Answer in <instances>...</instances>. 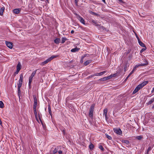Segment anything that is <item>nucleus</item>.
<instances>
[{"label": "nucleus", "mask_w": 154, "mask_h": 154, "mask_svg": "<svg viewBox=\"0 0 154 154\" xmlns=\"http://www.w3.org/2000/svg\"><path fill=\"white\" fill-rule=\"evenodd\" d=\"M21 68V65L20 62H19L17 66V70L20 71Z\"/></svg>", "instance_id": "nucleus-15"}, {"label": "nucleus", "mask_w": 154, "mask_h": 154, "mask_svg": "<svg viewBox=\"0 0 154 154\" xmlns=\"http://www.w3.org/2000/svg\"><path fill=\"white\" fill-rule=\"evenodd\" d=\"M60 39L59 38H56L54 40V42L56 44H58L60 43Z\"/></svg>", "instance_id": "nucleus-21"}, {"label": "nucleus", "mask_w": 154, "mask_h": 154, "mask_svg": "<svg viewBox=\"0 0 154 154\" xmlns=\"http://www.w3.org/2000/svg\"><path fill=\"white\" fill-rule=\"evenodd\" d=\"M4 107V103L3 102L1 101H0V108H3Z\"/></svg>", "instance_id": "nucleus-27"}, {"label": "nucleus", "mask_w": 154, "mask_h": 154, "mask_svg": "<svg viewBox=\"0 0 154 154\" xmlns=\"http://www.w3.org/2000/svg\"><path fill=\"white\" fill-rule=\"evenodd\" d=\"M80 49L79 48H78L76 47L72 49L71 50V51L72 52H75L77 51H78Z\"/></svg>", "instance_id": "nucleus-13"}, {"label": "nucleus", "mask_w": 154, "mask_h": 154, "mask_svg": "<svg viewBox=\"0 0 154 154\" xmlns=\"http://www.w3.org/2000/svg\"><path fill=\"white\" fill-rule=\"evenodd\" d=\"M99 80H100V81H105V80H106V77H103L102 78H101V79H99Z\"/></svg>", "instance_id": "nucleus-35"}, {"label": "nucleus", "mask_w": 154, "mask_h": 154, "mask_svg": "<svg viewBox=\"0 0 154 154\" xmlns=\"http://www.w3.org/2000/svg\"><path fill=\"white\" fill-rule=\"evenodd\" d=\"M78 0H75V3L76 5H77V3H78Z\"/></svg>", "instance_id": "nucleus-46"}, {"label": "nucleus", "mask_w": 154, "mask_h": 154, "mask_svg": "<svg viewBox=\"0 0 154 154\" xmlns=\"http://www.w3.org/2000/svg\"><path fill=\"white\" fill-rule=\"evenodd\" d=\"M138 42L139 43H140V42H141L140 40V39H138Z\"/></svg>", "instance_id": "nucleus-54"}, {"label": "nucleus", "mask_w": 154, "mask_h": 154, "mask_svg": "<svg viewBox=\"0 0 154 154\" xmlns=\"http://www.w3.org/2000/svg\"><path fill=\"white\" fill-rule=\"evenodd\" d=\"M19 71H19L18 70H17L16 71L14 72V74L15 75H16L18 74V73Z\"/></svg>", "instance_id": "nucleus-43"}, {"label": "nucleus", "mask_w": 154, "mask_h": 154, "mask_svg": "<svg viewBox=\"0 0 154 154\" xmlns=\"http://www.w3.org/2000/svg\"><path fill=\"white\" fill-rule=\"evenodd\" d=\"M152 147H151V146H149L148 148V149H147V150H148V151H149L150 150H151L152 149Z\"/></svg>", "instance_id": "nucleus-41"}, {"label": "nucleus", "mask_w": 154, "mask_h": 154, "mask_svg": "<svg viewBox=\"0 0 154 154\" xmlns=\"http://www.w3.org/2000/svg\"><path fill=\"white\" fill-rule=\"evenodd\" d=\"M33 100L34 102V104L33 106H37V100L36 97L35 95L33 96Z\"/></svg>", "instance_id": "nucleus-11"}, {"label": "nucleus", "mask_w": 154, "mask_h": 154, "mask_svg": "<svg viewBox=\"0 0 154 154\" xmlns=\"http://www.w3.org/2000/svg\"><path fill=\"white\" fill-rule=\"evenodd\" d=\"M136 37H137V40H138V39H139V37L137 36Z\"/></svg>", "instance_id": "nucleus-59"}, {"label": "nucleus", "mask_w": 154, "mask_h": 154, "mask_svg": "<svg viewBox=\"0 0 154 154\" xmlns=\"http://www.w3.org/2000/svg\"><path fill=\"white\" fill-rule=\"evenodd\" d=\"M106 72V71H104L102 72H100L99 73H97L93 75V76H100L103 74H105Z\"/></svg>", "instance_id": "nucleus-10"}, {"label": "nucleus", "mask_w": 154, "mask_h": 154, "mask_svg": "<svg viewBox=\"0 0 154 154\" xmlns=\"http://www.w3.org/2000/svg\"><path fill=\"white\" fill-rule=\"evenodd\" d=\"M18 88V94H20V88H19V87H17Z\"/></svg>", "instance_id": "nucleus-44"}, {"label": "nucleus", "mask_w": 154, "mask_h": 154, "mask_svg": "<svg viewBox=\"0 0 154 154\" xmlns=\"http://www.w3.org/2000/svg\"><path fill=\"white\" fill-rule=\"evenodd\" d=\"M139 44L140 46H141L142 47H145V45L142 42H140Z\"/></svg>", "instance_id": "nucleus-28"}, {"label": "nucleus", "mask_w": 154, "mask_h": 154, "mask_svg": "<svg viewBox=\"0 0 154 154\" xmlns=\"http://www.w3.org/2000/svg\"><path fill=\"white\" fill-rule=\"evenodd\" d=\"M148 82H149L148 81H145L141 83L139 85L142 88L145 85H146L147 84V83H148Z\"/></svg>", "instance_id": "nucleus-9"}, {"label": "nucleus", "mask_w": 154, "mask_h": 154, "mask_svg": "<svg viewBox=\"0 0 154 154\" xmlns=\"http://www.w3.org/2000/svg\"><path fill=\"white\" fill-rule=\"evenodd\" d=\"M93 76H94L93 75H91L90 76H89V77H90V78H91V77H93Z\"/></svg>", "instance_id": "nucleus-55"}, {"label": "nucleus", "mask_w": 154, "mask_h": 154, "mask_svg": "<svg viewBox=\"0 0 154 154\" xmlns=\"http://www.w3.org/2000/svg\"><path fill=\"white\" fill-rule=\"evenodd\" d=\"M19 81L23 82V74H21L20 75V77L19 80Z\"/></svg>", "instance_id": "nucleus-18"}, {"label": "nucleus", "mask_w": 154, "mask_h": 154, "mask_svg": "<svg viewBox=\"0 0 154 154\" xmlns=\"http://www.w3.org/2000/svg\"><path fill=\"white\" fill-rule=\"evenodd\" d=\"M89 148L90 149H93L94 146L92 144H91L89 146Z\"/></svg>", "instance_id": "nucleus-30"}, {"label": "nucleus", "mask_w": 154, "mask_h": 154, "mask_svg": "<svg viewBox=\"0 0 154 154\" xmlns=\"http://www.w3.org/2000/svg\"><path fill=\"white\" fill-rule=\"evenodd\" d=\"M94 106L95 104H93L91 106L90 108L89 112V116L90 118H92L93 117V114L94 111Z\"/></svg>", "instance_id": "nucleus-1"}, {"label": "nucleus", "mask_w": 154, "mask_h": 154, "mask_svg": "<svg viewBox=\"0 0 154 154\" xmlns=\"http://www.w3.org/2000/svg\"><path fill=\"white\" fill-rule=\"evenodd\" d=\"M5 44L9 48L12 49V48L13 46L12 43L5 41Z\"/></svg>", "instance_id": "nucleus-6"}, {"label": "nucleus", "mask_w": 154, "mask_h": 154, "mask_svg": "<svg viewBox=\"0 0 154 154\" xmlns=\"http://www.w3.org/2000/svg\"><path fill=\"white\" fill-rule=\"evenodd\" d=\"M136 138L138 140H140L142 139V137L141 136H137L136 137Z\"/></svg>", "instance_id": "nucleus-36"}, {"label": "nucleus", "mask_w": 154, "mask_h": 154, "mask_svg": "<svg viewBox=\"0 0 154 154\" xmlns=\"http://www.w3.org/2000/svg\"><path fill=\"white\" fill-rule=\"evenodd\" d=\"M23 82L19 81L18 83L17 84V87L21 88L22 86Z\"/></svg>", "instance_id": "nucleus-19"}, {"label": "nucleus", "mask_w": 154, "mask_h": 154, "mask_svg": "<svg viewBox=\"0 0 154 154\" xmlns=\"http://www.w3.org/2000/svg\"><path fill=\"white\" fill-rule=\"evenodd\" d=\"M57 56H56L55 55L52 56L51 57H50L48 59L46 60H45L44 62H42V64L43 65H44V64L47 63L50 61L52 60L54 58L56 57H57Z\"/></svg>", "instance_id": "nucleus-2"}, {"label": "nucleus", "mask_w": 154, "mask_h": 154, "mask_svg": "<svg viewBox=\"0 0 154 154\" xmlns=\"http://www.w3.org/2000/svg\"><path fill=\"white\" fill-rule=\"evenodd\" d=\"M74 30H71V33H72V34H73V33H74Z\"/></svg>", "instance_id": "nucleus-51"}, {"label": "nucleus", "mask_w": 154, "mask_h": 154, "mask_svg": "<svg viewBox=\"0 0 154 154\" xmlns=\"http://www.w3.org/2000/svg\"><path fill=\"white\" fill-rule=\"evenodd\" d=\"M91 13L92 14H93L94 15H97V13H96L94 12H91Z\"/></svg>", "instance_id": "nucleus-48"}, {"label": "nucleus", "mask_w": 154, "mask_h": 154, "mask_svg": "<svg viewBox=\"0 0 154 154\" xmlns=\"http://www.w3.org/2000/svg\"><path fill=\"white\" fill-rule=\"evenodd\" d=\"M61 149H60L58 151V152L59 154H61L62 153V151L60 150Z\"/></svg>", "instance_id": "nucleus-42"}, {"label": "nucleus", "mask_w": 154, "mask_h": 154, "mask_svg": "<svg viewBox=\"0 0 154 154\" xmlns=\"http://www.w3.org/2000/svg\"><path fill=\"white\" fill-rule=\"evenodd\" d=\"M118 1L119 2V3L120 4L124 3V2L122 0H118Z\"/></svg>", "instance_id": "nucleus-40"}, {"label": "nucleus", "mask_w": 154, "mask_h": 154, "mask_svg": "<svg viewBox=\"0 0 154 154\" xmlns=\"http://www.w3.org/2000/svg\"><path fill=\"white\" fill-rule=\"evenodd\" d=\"M144 48H142L140 51V52L141 53L143 52V51H144L146 49V46L145 47H144Z\"/></svg>", "instance_id": "nucleus-37"}, {"label": "nucleus", "mask_w": 154, "mask_h": 154, "mask_svg": "<svg viewBox=\"0 0 154 154\" xmlns=\"http://www.w3.org/2000/svg\"><path fill=\"white\" fill-rule=\"evenodd\" d=\"M112 77H113V76H112V75H111L108 76L106 77V80H107L111 79Z\"/></svg>", "instance_id": "nucleus-29"}, {"label": "nucleus", "mask_w": 154, "mask_h": 154, "mask_svg": "<svg viewBox=\"0 0 154 154\" xmlns=\"http://www.w3.org/2000/svg\"><path fill=\"white\" fill-rule=\"evenodd\" d=\"M31 83H29V86H30V85H31Z\"/></svg>", "instance_id": "nucleus-56"}, {"label": "nucleus", "mask_w": 154, "mask_h": 154, "mask_svg": "<svg viewBox=\"0 0 154 154\" xmlns=\"http://www.w3.org/2000/svg\"><path fill=\"white\" fill-rule=\"evenodd\" d=\"M149 151H148V150H147L146 154H149Z\"/></svg>", "instance_id": "nucleus-52"}, {"label": "nucleus", "mask_w": 154, "mask_h": 154, "mask_svg": "<svg viewBox=\"0 0 154 154\" xmlns=\"http://www.w3.org/2000/svg\"><path fill=\"white\" fill-rule=\"evenodd\" d=\"M36 106H33V108L34 112H35V111H37L36 109Z\"/></svg>", "instance_id": "nucleus-39"}, {"label": "nucleus", "mask_w": 154, "mask_h": 154, "mask_svg": "<svg viewBox=\"0 0 154 154\" xmlns=\"http://www.w3.org/2000/svg\"><path fill=\"white\" fill-rule=\"evenodd\" d=\"M20 11H21V10L20 9L16 8V9H14L13 10V12L14 13L16 14H17L19 13L20 12Z\"/></svg>", "instance_id": "nucleus-12"}, {"label": "nucleus", "mask_w": 154, "mask_h": 154, "mask_svg": "<svg viewBox=\"0 0 154 154\" xmlns=\"http://www.w3.org/2000/svg\"><path fill=\"white\" fill-rule=\"evenodd\" d=\"M37 70H38V69H36V70H35V71H33L30 76L33 78V77L35 76V75L36 74V71H37Z\"/></svg>", "instance_id": "nucleus-20"}, {"label": "nucleus", "mask_w": 154, "mask_h": 154, "mask_svg": "<svg viewBox=\"0 0 154 154\" xmlns=\"http://www.w3.org/2000/svg\"><path fill=\"white\" fill-rule=\"evenodd\" d=\"M154 92V87L153 88L152 90V92Z\"/></svg>", "instance_id": "nucleus-53"}, {"label": "nucleus", "mask_w": 154, "mask_h": 154, "mask_svg": "<svg viewBox=\"0 0 154 154\" xmlns=\"http://www.w3.org/2000/svg\"><path fill=\"white\" fill-rule=\"evenodd\" d=\"M154 102V98L151 99L150 101L148 102V104H150Z\"/></svg>", "instance_id": "nucleus-24"}, {"label": "nucleus", "mask_w": 154, "mask_h": 154, "mask_svg": "<svg viewBox=\"0 0 154 154\" xmlns=\"http://www.w3.org/2000/svg\"><path fill=\"white\" fill-rule=\"evenodd\" d=\"M67 39V38H61V43L62 44Z\"/></svg>", "instance_id": "nucleus-25"}, {"label": "nucleus", "mask_w": 154, "mask_h": 154, "mask_svg": "<svg viewBox=\"0 0 154 154\" xmlns=\"http://www.w3.org/2000/svg\"><path fill=\"white\" fill-rule=\"evenodd\" d=\"M63 148V147L61 146H57L56 147L53 151V154H55L58 152V150L60 149Z\"/></svg>", "instance_id": "nucleus-7"}, {"label": "nucleus", "mask_w": 154, "mask_h": 154, "mask_svg": "<svg viewBox=\"0 0 154 154\" xmlns=\"http://www.w3.org/2000/svg\"><path fill=\"white\" fill-rule=\"evenodd\" d=\"M38 117L40 121H41V122L42 124V121L41 120L40 115L38 113Z\"/></svg>", "instance_id": "nucleus-38"}, {"label": "nucleus", "mask_w": 154, "mask_h": 154, "mask_svg": "<svg viewBox=\"0 0 154 154\" xmlns=\"http://www.w3.org/2000/svg\"><path fill=\"white\" fill-rule=\"evenodd\" d=\"M130 76V75H129L126 78V79H125V80H126L128 79V78H129V77Z\"/></svg>", "instance_id": "nucleus-50"}, {"label": "nucleus", "mask_w": 154, "mask_h": 154, "mask_svg": "<svg viewBox=\"0 0 154 154\" xmlns=\"http://www.w3.org/2000/svg\"><path fill=\"white\" fill-rule=\"evenodd\" d=\"M99 148L102 151H103V150H104V149L102 146H101V145L100 146H99Z\"/></svg>", "instance_id": "nucleus-34"}, {"label": "nucleus", "mask_w": 154, "mask_h": 154, "mask_svg": "<svg viewBox=\"0 0 154 154\" xmlns=\"http://www.w3.org/2000/svg\"><path fill=\"white\" fill-rule=\"evenodd\" d=\"M148 63L147 61H146V63H141L139 65H136L135 66L134 68L133 69V70L134 71L139 66H143L148 65Z\"/></svg>", "instance_id": "nucleus-5"}, {"label": "nucleus", "mask_w": 154, "mask_h": 154, "mask_svg": "<svg viewBox=\"0 0 154 154\" xmlns=\"http://www.w3.org/2000/svg\"><path fill=\"white\" fill-rule=\"evenodd\" d=\"M106 137L108 138V139H109V140H111L112 138V137L109 136L108 134H106Z\"/></svg>", "instance_id": "nucleus-31"}, {"label": "nucleus", "mask_w": 154, "mask_h": 154, "mask_svg": "<svg viewBox=\"0 0 154 154\" xmlns=\"http://www.w3.org/2000/svg\"><path fill=\"white\" fill-rule=\"evenodd\" d=\"M141 88L139 85H138L133 91V94H134L137 93Z\"/></svg>", "instance_id": "nucleus-8"}, {"label": "nucleus", "mask_w": 154, "mask_h": 154, "mask_svg": "<svg viewBox=\"0 0 154 154\" xmlns=\"http://www.w3.org/2000/svg\"><path fill=\"white\" fill-rule=\"evenodd\" d=\"M98 26V28L100 29H102V30H104V28L102 26H100V25H99H99Z\"/></svg>", "instance_id": "nucleus-32"}, {"label": "nucleus", "mask_w": 154, "mask_h": 154, "mask_svg": "<svg viewBox=\"0 0 154 154\" xmlns=\"http://www.w3.org/2000/svg\"><path fill=\"white\" fill-rule=\"evenodd\" d=\"M107 108L103 110V115H105L106 119L107 116Z\"/></svg>", "instance_id": "nucleus-14"}, {"label": "nucleus", "mask_w": 154, "mask_h": 154, "mask_svg": "<svg viewBox=\"0 0 154 154\" xmlns=\"http://www.w3.org/2000/svg\"><path fill=\"white\" fill-rule=\"evenodd\" d=\"M114 132L117 134L121 135L122 134V131L120 128H114Z\"/></svg>", "instance_id": "nucleus-4"}, {"label": "nucleus", "mask_w": 154, "mask_h": 154, "mask_svg": "<svg viewBox=\"0 0 154 154\" xmlns=\"http://www.w3.org/2000/svg\"><path fill=\"white\" fill-rule=\"evenodd\" d=\"M91 62V61L90 60L87 61L84 63V65L85 66H87Z\"/></svg>", "instance_id": "nucleus-23"}, {"label": "nucleus", "mask_w": 154, "mask_h": 154, "mask_svg": "<svg viewBox=\"0 0 154 154\" xmlns=\"http://www.w3.org/2000/svg\"><path fill=\"white\" fill-rule=\"evenodd\" d=\"M35 118L36 120H37V121L38 122H39L38 120V116H35Z\"/></svg>", "instance_id": "nucleus-45"}, {"label": "nucleus", "mask_w": 154, "mask_h": 154, "mask_svg": "<svg viewBox=\"0 0 154 154\" xmlns=\"http://www.w3.org/2000/svg\"><path fill=\"white\" fill-rule=\"evenodd\" d=\"M75 14L76 16V17L77 19L83 24L84 25L85 24L84 20L82 17L77 14L76 13Z\"/></svg>", "instance_id": "nucleus-3"}, {"label": "nucleus", "mask_w": 154, "mask_h": 154, "mask_svg": "<svg viewBox=\"0 0 154 154\" xmlns=\"http://www.w3.org/2000/svg\"><path fill=\"white\" fill-rule=\"evenodd\" d=\"M33 79V77L30 76L29 78V83H31V82L32 81Z\"/></svg>", "instance_id": "nucleus-33"}, {"label": "nucleus", "mask_w": 154, "mask_h": 154, "mask_svg": "<svg viewBox=\"0 0 154 154\" xmlns=\"http://www.w3.org/2000/svg\"><path fill=\"white\" fill-rule=\"evenodd\" d=\"M134 70L133 69V70L129 74V75H131V74L133 73L134 72Z\"/></svg>", "instance_id": "nucleus-49"}, {"label": "nucleus", "mask_w": 154, "mask_h": 154, "mask_svg": "<svg viewBox=\"0 0 154 154\" xmlns=\"http://www.w3.org/2000/svg\"><path fill=\"white\" fill-rule=\"evenodd\" d=\"M34 113L35 115V116H38L37 111L34 112Z\"/></svg>", "instance_id": "nucleus-47"}, {"label": "nucleus", "mask_w": 154, "mask_h": 154, "mask_svg": "<svg viewBox=\"0 0 154 154\" xmlns=\"http://www.w3.org/2000/svg\"><path fill=\"white\" fill-rule=\"evenodd\" d=\"M102 0L103 2H104V3L105 2V0Z\"/></svg>", "instance_id": "nucleus-57"}, {"label": "nucleus", "mask_w": 154, "mask_h": 154, "mask_svg": "<svg viewBox=\"0 0 154 154\" xmlns=\"http://www.w3.org/2000/svg\"><path fill=\"white\" fill-rule=\"evenodd\" d=\"M122 142L126 144H129V142L128 140H123Z\"/></svg>", "instance_id": "nucleus-26"}, {"label": "nucleus", "mask_w": 154, "mask_h": 154, "mask_svg": "<svg viewBox=\"0 0 154 154\" xmlns=\"http://www.w3.org/2000/svg\"><path fill=\"white\" fill-rule=\"evenodd\" d=\"M91 22L94 25L97 26H98L99 25V24H97V22L96 21L92 20H91Z\"/></svg>", "instance_id": "nucleus-22"}, {"label": "nucleus", "mask_w": 154, "mask_h": 154, "mask_svg": "<svg viewBox=\"0 0 154 154\" xmlns=\"http://www.w3.org/2000/svg\"><path fill=\"white\" fill-rule=\"evenodd\" d=\"M152 109H154V105L152 107Z\"/></svg>", "instance_id": "nucleus-58"}, {"label": "nucleus", "mask_w": 154, "mask_h": 154, "mask_svg": "<svg viewBox=\"0 0 154 154\" xmlns=\"http://www.w3.org/2000/svg\"><path fill=\"white\" fill-rule=\"evenodd\" d=\"M5 10V8L2 7L0 9V15H2L3 14V12Z\"/></svg>", "instance_id": "nucleus-16"}, {"label": "nucleus", "mask_w": 154, "mask_h": 154, "mask_svg": "<svg viewBox=\"0 0 154 154\" xmlns=\"http://www.w3.org/2000/svg\"><path fill=\"white\" fill-rule=\"evenodd\" d=\"M48 109L49 114H50V115L51 116L52 113H51V108L50 105L49 104L48 105Z\"/></svg>", "instance_id": "nucleus-17"}]
</instances>
